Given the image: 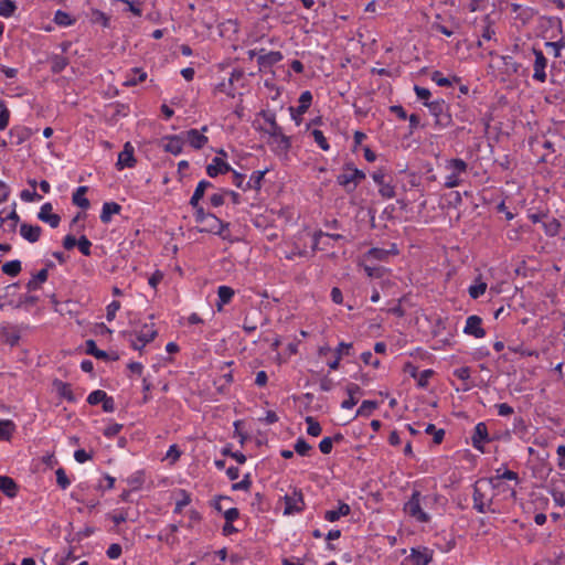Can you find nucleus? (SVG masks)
<instances>
[{"label": "nucleus", "instance_id": "nucleus-34", "mask_svg": "<svg viewBox=\"0 0 565 565\" xmlns=\"http://www.w3.org/2000/svg\"><path fill=\"white\" fill-rule=\"evenodd\" d=\"M49 277V270L47 268H42L38 271L36 275H34L28 282H26V289L29 291H35L40 289L41 285L47 280Z\"/></svg>", "mask_w": 565, "mask_h": 565}, {"label": "nucleus", "instance_id": "nucleus-19", "mask_svg": "<svg viewBox=\"0 0 565 565\" xmlns=\"http://www.w3.org/2000/svg\"><path fill=\"white\" fill-rule=\"evenodd\" d=\"M42 228L39 225L22 223L20 225V235L29 243H36L41 237Z\"/></svg>", "mask_w": 565, "mask_h": 565}, {"label": "nucleus", "instance_id": "nucleus-26", "mask_svg": "<svg viewBox=\"0 0 565 565\" xmlns=\"http://www.w3.org/2000/svg\"><path fill=\"white\" fill-rule=\"evenodd\" d=\"M501 60L504 73L508 75H520L524 73L525 68H523L522 64L516 62L511 55H502Z\"/></svg>", "mask_w": 565, "mask_h": 565}, {"label": "nucleus", "instance_id": "nucleus-18", "mask_svg": "<svg viewBox=\"0 0 565 565\" xmlns=\"http://www.w3.org/2000/svg\"><path fill=\"white\" fill-rule=\"evenodd\" d=\"M504 480L514 481L516 484L520 482L516 472L505 469L504 472L500 473V469H498L497 475L490 478V483L494 489H500Z\"/></svg>", "mask_w": 565, "mask_h": 565}, {"label": "nucleus", "instance_id": "nucleus-7", "mask_svg": "<svg viewBox=\"0 0 565 565\" xmlns=\"http://www.w3.org/2000/svg\"><path fill=\"white\" fill-rule=\"evenodd\" d=\"M531 52L534 56L533 61V79L539 83H545L547 79V73L546 68L548 66V60L544 55L543 51L541 49H537L536 46H532Z\"/></svg>", "mask_w": 565, "mask_h": 565}, {"label": "nucleus", "instance_id": "nucleus-45", "mask_svg": "<svg viewBox=\"0 0 565 565\" xmlns=\"http://www.w3.org/2000/svg\"><path fill=\"white\" fill-rule=\"evenodd\" d=\"M379 403L376 401L365 399L361 403L360 407L356 411V417H369L372 413L377 408Z\"/></svg>", "mask_w": 565, "mask_h": 565}, {"label": "nucleus", "instance_id": "nucleus-57", "mask_svg": "<svg viewBox=\"0 0 565 565\" xmlns=\"http://www.w3.org/2000/svg\"><path fill=\"white\" fill-rule=\"evenodd\" d=\"M435 374L434 370L431 369H427V370H424L422 371L420 373L418 372V375L416 377L417 380V386L419 388H427L428 387V384H429V379Z\"/></svg>", "mask_w": 565, "mask_h": 565}, {"label": "nucleus", "instance_id": "nucleus-6", "mask_svg": "<svg viewBox=\"0 0 565 565\" xmlns=\"http://www.w3.org/2000/svg\"><path fill=\"white\" fill-rule=\"evenodd\" d=\"M373 181L379 186V193L383 199H393L396 195L393 179L386 174L385 169L380 168L371 174Z\"/></svg>", "mask_w": 565, "mask_h": 565}, {"label": "nucleus", "instance_id": "nucleus-22", "mask_svg": "<svg viewBox=\"0 0 565 565\" xmlns=\"http://www.w3.org/2000/svg\"><path fill=\"white\" fill-rule=\"evenodd\" d=\"M179 531L178 524H169L164 530H162L157 539L160 542H164L169 546H174L179 543V539L175 536V533Z\"/></svg>", "mask_w": 565, "mask_h": 565}, {"label": "nucleus", "instance_id": "nucleus-12", "mask_svg": "<svg viewBox=\"0 0 565 565\" xmlns=\"http://www.w3.org/2000/svg\"><path fill=\"white\" fill-rule=\"evenodd\" d=\"M463 333L476 339L484 338L487 332L482 327V318L477 315L469 316L466 320Z\"/></svg>", "mask_w": 565, "mask_h": 565}, {"label": "nucleus", "instance_id": "nucleus-54", "mask_svg": "<svg viewBox=\"0 0 565 565\" xmlns=\"http://www.w3.org/2000/svg\"><path fill=\"white\" fill-rule=\"evenodd\" d=\"M17 10V3L13 0H3L0 2V15L10 18Z\"/></svg>", "mask_w": 565, "mask_h": 565}, {"label": "nucleus", "instance_id": "nucleus-17", "mask_svg": "<svg viewBox=\"0 0 565 565\" xmlns=\"http://www.w3.org/2000/svg\"><path fill=\"white\" fill-rule=\"evenodd\" d=\"M232 171V167L218 157H214L212 162L206 167V173L210 178H216L218 174H224Z\"/></svg>", "mask_w": 565, "mask_h": 565}, {"label": "nucleus", "instance_id": "nucleus-25", "mask_svg": "<svg viewBox=\"0 0 565 565\" xmlns=\"http://www.w3.org/2000/svg\"><path fill=\"white\" fill-rule=\"evenodd\" d=\"M146 78H147V73L143 70H141L139 67H134L126 74L122 85L126 87H132V86H136L137 84L146 81Z\"/></svg>", "mask_w": 565, "mask_h": 565}, {"label": "nucleus", "instance_id": "nucleus-35", "mask_svg": "<svg viewBox=\"0 0 565 565\" xmlns=\"http://www.w3.org/2000/svg\"><path fill=\"white\" fill-rule=\"evenodd\" d=\"M337 183L344 189V191L350 194L356 190V185L354 182L353 174L351 172H343L337 177Z\"/></svg>", "mask_w": 565, "mask_h": 565}, {"label": "nucleus", "instance_id": "nucleus-40", "mask_svg": "<svg viewBox=\"0 0 565 565\" xmlns=\"http://www.w3.org/2000/svg\"><path fill=\"white\" fill-rule=\"evenodd\" d=\"M542 226L546 236L555 237L561 232L562 223L557 218L552 217L550 220L546 218Z\"/></svg>", "mask_w": 565, "mask_h": 565}, {"label": "nucleus", "instance_id": "nucleus-51", "mask_svg": "<svg viewBox=\"0 0 565 565\" xmlns=\"http://www.w3.org/2000/svg\"><path fill=\"white\" fill-rule=\"evenodd\" d=\"M427 435H433V441L435 445H440L445 438V429L437 428L434 424H428L425 428Z\"/></svg>", "mask_w": 565, "mask_h": 565}, {"label": "nucleus", "instance_id": "nucleus-3", "mask_svg": "<svg viewBox=\"0 0 565 565\" xmlns=\"http://www.w3.org/2000/svg\"><path fill=\"white\" fill-rule=\"evenodd\" d=\"M425 107L429 109L430 115L435 118V127L444 129L452 125L450 106L445 99L438 98L431 103H425Z\"/></svg>", "mask_w": 565, "mask_h": 565}, {"label": "nucleus", "instance_id": "nucleus-9", "mask_svg": "<svg viewBox=\"0 0 565 565\" xmlns=\"http://www.w3.org/2000/svg\"><path fill=\"white\" fill-rule=\"evenodd\" d=\"M263 122L260 124V129L275 138L282 139V130L281 127L276 121V114L269 109L263 110L262 114Z\"/></svg>", "mask_w": 565, "mask_h": 565}, {"label": "nucleus", "instance_id": "nucleus-2", "mask_svg": "<svg viewBox=\"0 0 565 565\" xmlns=\"http://www.w3.org/2000/svg\"><path fill=\"white\" fill-rule=\"evenodd\" d=\"M124 335L128 338L132 349L141 351L156 339L158 331L154 328V323H145L139 330L126 331Z\"/></svg>", "mask_w": 565, "mask_h": 565}, {"label": "nucleus", "instance_id": "nucleus-49", "mask_svg": "<svg viewBox=\"0 0 565 565\" xmlns=\"http://www.w3.org/2000/svg\"><path fill=\"white\" fill-rule=\"evenodd\" d=\"M53 21L58 26H71L76 22V20L74 18H72V15L70 13L62 11V10H57L55 12Z\"/></svg>", "mask_w": 565, "mask_h": 565}, {"label": "nucleus", "instance_id": "nucleus-32", "mask_svg": "<svg viewBox=\"0 0 565 565\" xmlns=\"http://www.w3.org/2000/svg\"><path fill=\"white\" fill-rule=\"evenodd\" d=\"M235 295V291L232 287L230 286H220L217 288V302H216V307H217V310L220 311L222 309V307L224 305H227L231 302L232 298L234 297Z\"/></svg>", "mask_w": 565, "mask_h": 565}, {"label": "nucleus", "instance_id": "nucleus-10", "mask_svg": "<svg viewBox=\"0 0 565 565\" xmlns=\"http://www.w3.org/2000/svg\"><path fill=\"white\" fill-rule=\"evenodd\" d=\"M434 551L426 546L412 547L411 554L404 558L406 563L413 565H429L433 561Z\"/></svg>", "mask_w": 565, "mask_h": 565}, {"label": "nucleus", "instance_id": "nucleus-14", "mask_svg": "<svg viewBox=\"0 0 565 565\" xmlns=\"http://www.w3.org/2000/svg\"><path fill=\"white\" fill-rule=\"evenodd\" d=\"M207 130V126H203L201 131L198 129H190L185 132L186 141L196 150L202 149L209 141L207 137L203 134Z\"/></svg>", "mask_w": 565, "mask_h": 565}, {"label": "nucleus", "instance_id": "nucleus-24", "mask_svg": "<svg viewBox=\"0 0 565 565\" xmlns=\"http://www.w3.org/2000/svg\"><path fill=\"white\" fill-rule=\"evenodd\" d=\"M351 513V508L348 503L339 501L337 510H328L324 512V520L328 522H335L342 516H348Z\"/></svg>", "mask_w": 565, "mask_h": 565}, {"label": "nucleus", "instance_id": "nucleus-38", "mask_svg": "<svg viewBox=\"0 0 565 565\" xmlns=\"http://www.w3.org/2000/svg\"><path fill=\"white\" fill-rule=\"evenodd\" d=\"M17 426L11 419L0 420V441H9L15 431Z\"/></svg>", "mask_w": 565, "mask_h": 565}, {"label": "nucleus", "instance_id": "nucleus-29", "mask_svg": "<svg viewBox=\"0 0 565 565\" xmlns=\"http://www.w3.org/2000/svg\"><path fill=\"white\" fill-rule=\"evenodd\" d=\"M121 211V205L117 202H105L102 207L100 221L104 224H108L111 221V216L114 214H119Z\"/></svg>", "mask_w": 565, "mask_h": 565}, {"label": "nucleus", "instance_id": "nucleus-62", "mask_svg": "<svg viewBox=\"0 0 565 565\" xmlns=\"http://www.w3.org/2000/svg\"><path fill=\"white\" fill-rule=\"evenodd\" d=\"M333 354L340 356V359H342L343 356H350L353 354V344L340 342L338 348L333 351Z\"/></svg>", "mask_w": 565, "mask_h": 565}, {"label": "nucleus", "instance_id": "nucleus-43", "mask_svg": "<svg viewBox=\"0 0 565 565\" xmlns=\"http://www.w3.org/2000/svg\"><path fill=\"white\" fill-rule=\"evenodd\" d=\"M551 82L552 84L564 86L565 84V70L559 67L556 62L551 64Z\"/></svg>", "mask_w": 565, "mask_h": 565}, {"label": "nucleus", "instance_id": "nucleus-48", "mask_svg": "<svg viewBox=\"0 0 565 565\" xmlns=\"http://www.w3.org/2000/svg\"><path fill=\"white\" fill-rule=\"evenodd\" d=\"M1 269L6 275L17 277L22 269L21 262L19 259L7 262L2 265Z\"/></svg>", "mask_w": 565, "mask_h": 565}, {"label": "nucleus", "instance_id": "nucleus-63", "mask_svg": "<svg viewBox=\"0 0 565 565\" xmlns=\"http://www.w3.org/2000/svg\"><path fill=\"white\" fill-rule=\"evenodd\" d=\"M107 397V393L103 390H95L93 391L88 397L87 403L89 405H97L99 403H103V401Z\"/></svg>", "mask_w": 565, "mask_h": 565}, {"label": "nucleus", "instance_id": "nucleus-1", "mask_svg": "<svg viewBox=\"0 0 565 565\" xmlns=\"http://www.w3.org/2000/svg\"><path fill=\"white\" fill-rule=\"evenodd\" d=\"M435 502L436 495H424L419 490L414 489L408 500L404 503L403 510L408 516L415 519L417 522L428 523L431 518L424 511L423 507H427L429 503Z\"/></svg>", "mask_w": 565, "mask_h": 565}, {"label": "nucleus", "instance_id": "nucleus-58", "mask_svg": "<svg viewBox=\"0 0 565 565\" xmlns=\"http://www.w3.org/2000/svg\"><path fill=\"white\" fill-rule=\"evenodd\" d=\"M311 135L321 150L328 151L330 149V145L321 130L313 129Z\"/></svg>", "mask_w": 565, "mask_h": 565}, {"label": "nucleus", "instance_id": "nucleus-46", "mask_svg": "<svg viewBox=\"0 0 565 565\" xmlns=\"http://www.w3.org/2000/svg\"><path fill=\"white\" fill-rule=\"evenodd\" d=\"M266 171L267 170H256V171H254L250 174L249 180L246 182L247 190H249V189L259 190L262 188V181H263V179L265 177Z\"/></svg>", "mask_w": 565, "mask_h": 565}, {"label": "nucleus", "instance_id": "nucleus-53", "mask_svg": "<svg viewBox=\"0 0 565 565\" xmlns=\"http://www.w3.org/2000/svg\"><path fill=\"white\" fill-rule=\"evenodd\" d=\"M233 86H236V89L238 87H243L244 86V81H245V73L243 70H239V68H234L232 72H231V75L227 79Z\"/></svg>", "mask_w": 565, "mask_h": 565}, {"label": "nucleus", "instance_id": "nucleus-44", "mask_svg": "<svg viewBox=\"0 0 565 565\" xmlns=\"http://www.w3.org/2000/svg\"><path fill=\"white\" fill-rule=\"evenodd\" d=\"M486 290L487 284L481 279V276H478L475 284L469 287L468 292L472 299H478L486 292Z\"/></svg>", "mask_w": 565, "mask_h": 565}, {"label": "nucleus", "instance_id": "nucleus-21", "mask_svg": "<svg viewBox=\"0 0 565 565\" xmlns=\"http://www.w3.org/2000/svg\"><path fill=\"white\" fill-rule=\"evenodd\" d=\"M53 387L55 388L61 398H64L70 403H75L77 401L70 383L55 379L53 381Z\"/></svg>", "mask_w": 565, "mask_h": 565}, {"label": "nucleus", "instance_id": "nucleus-60", "mask_svg": "<svg viewBox=\"0 0 565 565\" xmlns=\"http://www.w3.org/2000/svg\"><path fill=\"white\" fill-rule=\"evenodd\" d=\"M181 499L177 501L175 507L173 509L174 513H181L184 507L191 503V495L186 490H180Z\"/></svg>", "mask_w": 565, "mask_h": 565}, {"label": "nucleus", "instance_id": "nucleus-23", "mask_svg": "<svg viewBox=\"0 0 565 565\" xmlns=\"http://www.w3.org/2000/svg\"><path fill=\"white\" fill-rule=\"evenodd\" d=\"M0 491L8 498H15L19 492L18 483L8 476H0Z\"/></svg>", "mask_w": 565, "mask_h": 565}, {"label": "nucleus", "instance_id": "nucleus-47", "mask_svg": "<svg viewBox=\"0 0 565 565\" xmlns=\"http://www.w3.org/2000/svg\"><path fill=\"white\" fill-rule=\"evenodd\" d=\"M6 218H7V222H9L7 231L9 233H14L17 231V225L20 221V216L17 213V203L15 202H13L11 204V211L6 214Z\"/></svg>", "mask_w": 565, "mask_h": 565}, {"label": "nucleus", "instance_id": "nucleus-20", "mask_svg": "<svg viewBox=\"0 0 565 565\" xmlns=\"http://www.w3.org/2000/svg\"><path fill=\"white\" fill-rule=\"evenodd\" d=\"M345 392L349 397L341 403V407L344 409H351L358 404L355 395L362 394L363 391L358 384L349 383L345 387Z\"/></svg>", "mask_w": 565, "mask_h": 565}, {"label": "nucleus", "instance_id": "nucleus-5", "mask_svg": "<svg viewBox=\"0 0 565 565\" xmlns=\"http://www.w3.org/2000/svg\"><path fill=\"white\" fill-rule=\"evenodd\" d=\"M192 207L194 209V220L196 223H204L206 221L212 222L206 231L222 235L224 230L228 228V223H223L213 213L205 212L200 203H198L196 206Z\"/></svg>", "mask_w": 565, "mask_h": 565}, {"label": "nucleus", "instance_id": "nucleus-52", "mask_svg": "<svg viewBox=\"0 0 565 565\" xmlns=\"http://www.w3.org/2000/svg\"><path fill=\"white\" fill-rule=\"evenodd\" d=\"M306 423H307V434L309 436L318 437L322 433V427L316 418H313L311 416H307Z\"/></svg>", "mask_w": 565, "mask_h": 565}, {"label": "nucleus", "instance_id": "nucleus-27", "mask_svg": "<svg viewBox=\"0 0 565 565\" xmlns=\"http://www.w3.org/2000/svg\"><path fill=\"white\" fill-rule=\"evenodd\" d=\"M85 348H86V353L89 355H93L96 359H99V360L111 359L114 361H116L118 359L117 354H114L113 356H110L106 351L98 349L96 345V342L93 339L86 340Z\"/></svg>", "mask_w": 565, "mask_h": 565}, {"label": "nucleus", "instance_id": "nucleus-31", "mask_svg": "<svg viewBox=\"0 0 565 565\" xmlns=\"http://www.w3.org/2000/svg\"><path fill=\"white\" fill-rule=\"evenodd\" d=\"M87 191H88V186H86V185L78 186L72 196L73 204L83 210H87L90 205L89 200L85 196Z\"/></svg>", "mask_w": 565, "mask_h": 565}, {"label": "nucleus", "instance_id": "nucleus-8", "mask_svg": "<svg viewBox=\"0 0 565 565\" xmlns=\"http://www.w3.org/2000/svg\"><path fill=\"white\" fill-rule=\"evenodd\" d=\"M497 439V436L491 437L489 435L487 424L480 422L473 428V433L471 435V445L475 449L479 450L480 452H484V444L491 443Z\"/></svg>", "mask_w": 565, "mask_h": 565}, {"label": "nucleus", "instance_id": "nucleus-37", "mask_svg": "<svg viewBox=\"0 0 565 565\" xmlns=\"http://www.w3.org/2000/svg\"><path fill=\"white\" fill-rule=\"evenodd\" d=\"M212 186H213V184L210 181L201 180L198 183V185H196V188H195V190H194V192H193V194H192V196L190 199V202H189L190 205L191 206H196L198 203H200V200L204 196V193H205L206 189L212 188Z\"/></svg>", "mask_w": 565, "mask_h": 565}, {"label": "nucleus", "instance_id": "nucleus-11", "mask_svg": "<svg viewBox=\"0 0 565 565\" xmlns=\"http://www.w3.org/2000/svg\"><path fill=\"white\" fill-rule=\"evenodd\" d=\"M305 500L301 490H294L292 493L285 494V515L299 513L305 509Z\"/></svg>", "mask_w": 565, "mask_h": 565}, {"label": "nucleus", "instance_id": "nucleus-15", "mask_svg": "<svg viewBox=\"0 0 565 565\" xmlns=\"http://www.w3.org/2000/svg\"><path fill=\"white\" fill-rule=\"evenodd\" d=\"M52 211V204L50 202L44 203L38 213V218L44 223H47L52 228H56L61 223V216L53 213Z\"/></svg>", "mask_w": 565, "mask_h": 565}, {"label": "nucleus", "instance_id": "nucleus-61", "mask_svg": "<svg viewBox=\"0 0 565 565\" xmlns=\"http://www.w3.org/2000/svg\"><path fill=\"white\" fill-rule=\"evenodd\" d=\"M120 2L128 6V11H130L135 17L142 15L141 4L143 0H119Z\"/></svg>", "mask_w": 565, "mask_h": 565}, {"label": "nucleus", "instance_id": "nucleus-41", "mask_svg": "<svg viewBox=\"0 0 565 565\" xmlns=\"http://www.w3.org/2000/svg\"><path fill=\"white\" fill-rule=\"evenodd\" d=\"M294 451L301 457H310L313 454V447L303 437H299L294 445Z\"/></svg>", "mask_w": 565, "mask_h": 565}, {"label": "nucleus", "instance_id": "nucleus-50", "mask_svg": "<svg viewBox=\"0 0 565 565\" xmlns=\"http://www.w3.org/2000/svg\"><path fill=\"white\" fill-rule=\"evenodd\" d=\"M470 12L484 11L489 0H459Z\"/></svg>", "mask_w": 565, "mask_h": 565}, {"label": "nucleus", "instance_id": "nucleus-4", "mask_svg": "<svg viewBox=\"0 0 565 565\" xmlns=\"http://www.w3.org/2000/svg\"><path fill=\"white\" fill-rule=\"evenodd\" d=\"M445 168L451 171V173L446 177L445 188L452 189L459 186L462 183L460 174L467 172L468 163L461 158H452L446 161Z\"/></svg>", "mask_w": 565, "mask_h": 565}, {"label": "nucleus", "instance_id": "nucleus-36", "mask_svg": "<svg viewBox=\"0 0 565 565\" xmlns=\"http://www.w3.org/2000/svg\"><path fill=\"white\" fill-rule=\"evenodd\" d=\"M431 81L435 82L440 87H450L455 83H460V77L454 75L451 78L445 77L440 71H434L430 76Z\"/></svg>", "mask_w": 565, "mask_h": 565}, {"label": "nucleus", "instance_id": "nucleus-16", "mask_svg": "<svg viewBox=\"0 0 565 565\" xmlns=\"http://www.w3.org/2000/svg\"><path fill=\"white\" fill-rule=\"evenodd\" d=\"M162 147L164 151L178 156L183 149V138L180 135H171L162 138Z\"/></svg>", "mask_w": 565, "mask_h": 565}, {"label": "nucleus", "instance_id": "nucleus-42", "mask_svg": "<svg viewBox=\"0 0 565 565\" xmlns=\"http://www.w3.org/2000/svg\"><path fill=\"white\" fill-rule=\"evenodd\" d=\"M281 57L282 56H281L280 52H269L268 54L260 55L258 58L260 70L266 72V68L268 66H271V65L278 63L281 60Z\"/></svg>", "mask_w": 565, "mask_h": 565}, {"label": "nucleus", "instance_id": "nucleus-13", "mask_svg": "<svg viewBox=\"0 0 565 565\" xmlns=\"http://www.w3.org/2000/svg\"><path fill=\"white\" fill-rule=\"evenodd\" d=\"M136 162L137 160L135 158V149L128 141L124 145L122 150L118 154L116 168L118 170H124L125 168H132L135 167Z\"/></svg>", "mask_w": 565, "mask_h": 565}, {"label": "nucleus", "instance_id": "nucleus-30", "mask_svg": "<svg viewBox=\"0 0 565 565\" xmlns=\"http://www.w3.org/2000/svg\"><path fill=\"white\" fill-rule=\"evenodd\" d=\"M397 254H398V250L395 248V245H393V248L391 250L380 248V247H372L366 253V257L369 259L385 262L388 259L390 255H397Z\"/></svg>", "mask_w": 565, "mask_h": 565}, {"label": "nucleus", "instance_id": "nucleus-55", "mask_svg": "<svg viewBox=\"0 0 565 565\" xmlns=\"http://www.w3.org/2000/svg\"><path fill=\"white\" fill-rule=\"evenodd\" d=\"M512 431L520 437H523L525 434H527V425L522 416L514 417Z\"/></svg>", "mask_w": 565, "mask_h": 565}, {"label": "nucleus", "instance_id": "nucleus-56", "mask_svg": "<svg viewBox=\"0 0 565 565\" xmlns=\"http://www.w3.org/2000/svg\"><path fill=\"white\" fill-rule=\"evenodd\" d=\"M544 46L553 53V55L557 58L563 57L562 50L565 49V41L559 40L556 42H545Z\"/></svg>", "mask_w": 565, "mask_h": 565}, {"label": "nucleus", "instance_id": "nucleus-59", "mask_svg": "<svg viewBox=\"0 0 565 565\" xmlns=\"http://www.w3.org/2000/svg\"><path fill=\"white\" fill-rule=\"evenodd\" d=\"M143 472L136 471L131 476L127 478V483L132 488V490H138L143 484Z\"/></svg>", "mask_w": 565, "mask_h": 565}, {"label": "nucleus", "instance_id": "nucleus-33", "mask_svg": "<svg viewBox=\"0 0 565 565\" xmlns=\"http://www.w3.org/2000/svg\"><path fill=\"white\" fill-rule=\"evenodd\" d=\"M479 482H476L473 486V509L477 510L479 513H486L487 512V504H486V494L481 491V489L478 486Z\"/></svg>", "mask_w": 565, "mask_h": 565}, {"label": "nucleus", "instance_id": "nucleus-28", "mask_svg": "<svg viewBox=\"0 0 565 565\" xmlns=\"http://www.w3.org/2000/svg\"><path fill=\"white\" fill-rule=\"evenodd\" d=\"M12 143L20 146L31 137V130L28 127L15 126L9 131Z\"/></svg>", "mask_w": 565, "mask_h": 565}, {"label": "nucleus", "instance_id": "nucleus-64", "mask_svg": "<svg viewBox=\"0 0 565 565\" xmlns=\"http://www.w3.org/2000/svg\"><path fill=\"white\" fill-rule=\"evenodd\" d=\"M79 249V252L84 255V256H89L90 255V248H92V242L85 236V235H82L78 239H77V245H76Z\"/></svg>", "mask_w": 565, "mask_h": 565}, {"label": "nucleus", "instance_id": "nucleus-39", "mask_svg": "<svg viewBox=\"0 0 565 565\" xmlns=\"http://www.w3.org/2000/svg\"><path fill=\"white\" fill-rule=\"evenodd\" d=\"M51 72L53 74L62 73L68 65V58L62 54H53L50 57Z\"/></svg>", "mask_w": 565, "mask_h": 565}]
</instances>
